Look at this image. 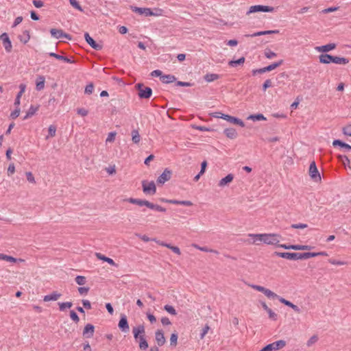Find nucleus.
Returning a JSON list of instances; mask_svg holds the SVG:
<instances>
[{
    "label": "nucleus",
    "instance_id": "c9c22d12",
    "mask_svg": "<svg viewBox=\"0 0 351 351\" xmlns=\"http://www.w3.org/2000/svg\"><path fill=\"white\" fill-rule=\"evenodd\" d=\"M219 78V75L215 73H207L204 76V79L207 82H211Z\"/></svg>",
    "mask_w": 351,
    "mask_h": 351
},
{
    "label": "nucleus",
    "instance_id": "aec40b11",
    "mask_svg": "<svg viewBox=\"0 0 351 351\" xmlns=\"http://www.w3.org/2000/svg\"><path fill=\"white\" fill-rule=\"evenodd\" d=\"M332 145L334 147L339 146L340 148L343 149L344 152H351V146L339 139L334 140L332 142Z\"/></svg>",
    "mask_w": 351,
    "mask_h": 351
},
{
    "label": "nucleus",
    "instance_id": "c03bdc74",
    "mask_svg": "<svg viewBox=\"0 0 351 351\" xmlns=\"http://www.w3.org/2000/svg\"><path fill=\"white\" fill-rule=\"evenodd\" d=\"M56 127L54 125H51L49 127V129H48L49 134L46 137V139H48L49 137H53L56 135Z\"/></svg>",
    "mask_w": 351,
    "mask_h": 351
},
{
    "label": "nucleus",
    "instance_id": "2f4dec72",
    "mask_svg": "<svg viewBox=\"0 0 351 351\" xmlns=\"http://www.w3.org/2000/svg\"><path fill=\"white\" fill-rule=\"evenodd\" d=\"M165 84H170L176 81V77L173 75H163L160 80Z\"/></svg>",
    "mask_w": 351,
    "mask_h": 351
},
{
    "label": "nucleus",
    "instance_id": "f704fd0d",
    "mask_svg": "<svg viewBox=\"0 0 351 351\" xmlns=\"http://www.w3.org/2000/svg\"><path fill=\"white\" fill-rule=\"evenodd\" d=\"M282 64H283V60H280L278 62H274V63L265 67V71L269 72V71L276 69L277 67L281 66Z\"/></svg>",
    "mask_w": 351,
    "mask_h": 351
},
{
    "label": "nucleus",
    "instance_id": "e433bc0d",
    "mask_svg": "<svg viewBox=\"0 0 351 351\" xmlns=\"http://www.w3.org/2000/svg\"><path fill=\"white\" fill-rule=\"evenodd\" d=\"M245 58L244 57H241V58H239L237 60H230L228 62V64L230 66L234 67V66H237L238 65L243 64L245 62Z\"/></svg>",
    "mask_w": 351,
    "mask_h": 351
},
{
    "label": "nucleus",
    "instance_id": "09e8293b",
    "mask_svg": "<svg viewBox=\"0 0 351 351\" xmlns=\"http://www.w3.org/2000/svg\"><path fill=\"white\" fill-rule=\"evenodd\" d=\"M265 56L267 58L271 59V58L276 57L277 55L275 52L271 51L269 49H267L265 51Z\"/></svg>",
    "mask_w": 351,
    "mask_h": 351
},
{
    "label": "nucleus",
    "instance_id": "412c9836",
    "mask_svg": "<svg viewBox=\"0 0 351 351\" xmlns=\"http://www.w3.org/2000/svg\"><path fill=\"white\" fill-rule=\"evenodd\" d=\"M335 48H336V44L329 43V44H327L325 45L316 47L315 49L319 52L326 53L328 51L335 49Z\"/></svg>",
    "mask_w": 351,
    "mask_h": 351
},
{
    "label": "nucleus",
    "instance_id": "6e6552de",
    "mask_svg": "<svg viewBox=\"0 0 351 351\" xmlns=\"http://www.w3.org/2000/svg\"><path fill=\"white\" fill-rule=\"evenodd\" d=\"M286 346L285 340H278L263 347L265 351H276L283 348Z\"/></svg>",
    "mask_w": 351,
    "mask_h": 351
},
{
    "label": "nucleus",
    "instance_id": "4c0bfd02",
    "mask_svg": "<svg viewBox=\"0 0 351 351\" xmlns=\"http://www.w3.org/2000/svg\"><path fill=\"white\" fill-rule=\"evenodd\" d=\"M132 135V139L134 143H138L141 141V136L136 130H134L132 131L131 133Z\"/></svg>",
    "mask_w": 351,
    "mask_h": 351
},
{
    "label": "nucleus",
    "instance_id": "49530a36",
    "mask_svg": "<svg viewBox=\"0 0 351 351\" xmlns=\"http://www.w3.org/2000/svg\"><path fill=\"white\" fill-rule=\"evenodd\" d=\"M94 90V84L90 82L88 84L86 85L84 90V93L87 95H90L93 93Z\"/></svg>",
    "mask_w": 351,
    "mask_h": 351
},
{
    "label": "nucleus",
    "instance_id": "69168bd1",
    "mask_svg": "<svg viewBox=\"0 0 351 351\" xmlns=\"http://www.w3.org/2000/svg\"><path fill=\"white\" fill-rule=\"evenodd\" d=\"M116 132H112L108 134L106 142H113L115 139Z\"/></svg>",
    "mask_w": 351,
    "mask_h": 351
},
{
    "label": "nucleus",
    "instance_id": "bb28decb",
    "mask_svg": "<svg viewBox=\"0 0 351 351\" xmlns=\"http://www.w3.org/2000/svg\"><path fill=\"white\" fill-rule=\"evenodd\" d=\"M223 132L226 134V136L230 139L236 138L238 135L236 130L232 128H229L225 129Z\"/></svg>",
    "mask_w": 351,
    "mask_h": 351
},
{
    "label": "nucleus",
    "instance_id": "a19ab883",
    "mask_svg": "<svg viewBox=\"0 0 351 351\" xmlns=\"http://www.w3.org/2000/svg\"><path fill=\"white\" fill-rule=\"evenodd\" d=\"M62 31L63 30H62V29L52 28L50 30V33L53 37H54L56 38H61V35H62Z\"/></svg>",
    "mask_w": 351,
    "mask_h": 351
},
{
    "label": "nucleus",
    "instance_id": "f03ea898",
    "mask_svg": "<svg viewBox=\"0 0 351 351\" xmlns=\"http://www.w3.org/2000/svg\"><path fill=\"white\" fill-rule=\"evenodd\" d=\"M125 201L131 203V204H136V205H138L140 206H147V208H150V209H152V210H155L156 211H158V212H166V208H163L161 206H159L158 204H154L146 199H136V198H133V197H130L128 199H126Z\"/></svg>",
    "mask_w": 351,
    "mask_h": 351
},
{
    "label": "nucleus",
    "instance_id": "338daca9",
    "mask_svg": "<svg viewBox=\"0 0 351 351\" xmlns=\"http://www.w3.org/2000/svg\"><path fill=\"white\" fill-rule=\"evenodd\" d=\"M150 75L152 77H160L161 79V76H163L162 73L160 70H154L151 73Z\"/></svg>",
    "mask_w": 351,
    "mask_h": 351
},
{
    "label": "nucleus",
    "instance_id": "7ed1b4c3",
    "mask_svg": "<svg viewBox=\"0 0 351 351\" xmlns=\"http://www.w3.org/2000/svg\"><path fill=\"white\" fill-rule=\"evenodd\" d=\"M319 62L322 64H329V63H335L338 64H346L349 62V59L343 58V57H338V56H333L332 55L328 54V53H322L319 56Z\"/></svg>",
    "mask_w": 351,
    "mask_h": 351
},
{
    "label": "nucleus",
    "instance_id": "4468645a",
    "mask_svg": "<svg viewBox=\"0 0 351 351\" xmlns=\"http://www.w3.org/2000/svg\"><path fill=\"white\" fill-rule=\"evenodd\" d=\"M84 38L86 43L94 49L97 51H100L102 49L103 46L100 44H98L95 42V40L89 35L88 33L86 32L84 34Z\"/></svg>",
    "mask_w": 351,
    "mask_h": 351
},
{
    "label": "nucleus",
    "instance_id": "dca6fc26",
    "mask_svg": "<svg viewBox=\"0 0 351 351\" xmlns=\"http://www.w3.org/2000/svg\"><path fill=\"white\" fill-rule=\"evenodd\" d=\"M119 329L123 332H128L130 330V326L125 315H121L120 320L118 324Z\"/></svg>",
    "mask_w": 351,
    "mask_h": 351
},
{
    "label": "nucleus",
    "instance_id": "b1692460",
    "mask_svg": "<svg viewBox=\"0 0 351 351\" xmlns=\"http://www.w3.org/2000/svg\"><path fill=\"white\" fill-rule=\"evenodd\" d=\"M233 179L234 176L232 173H229L219 181L218 185L221 187L228 185L233 180Z\"/></svg>",
    "mask_w": 351,
    "mask_h": 351
},
{
    "label": "nucleus",
    "instance_id": "c85d7f7f",
    "mask_svg": "<svg viewBox=\"0 0 351 351\" xmlns=\"http://www.w3.org/2000/svg\"><path fill=\"white\" fill-rule=\"evenodd\" d=\"M49 56L53 58H56L57 60H62L67 63H73L74 62L73 60L67 58L66 56H61L59 54H57L54 52H50L49 53Z\"/></svg>",
    "mask_w": 351,
    "mask_h": 351
},
{
    "label": "nucleus",
    "instance_id": "f257e3e1",
    "mask_svg": "<svg viewBox=\"0 0 351 351\" xmlns=\"http://www.w3.org/2000/svg\"><path fill=\"white\" fill-rule=\"evenodd\" d=\"M311 252H274L273 256L281 257L288 260H304L311 258Z\"/></svg>",
    "mask_w": 351,
    "mask_h": 351
},
{
    "label": "nucleus",
    "instance_id": "9d476101",
    "mask_svg": "<svg viewBox=\"0 0 351 351\" xmlns=\"http://www.w3.org/2000/svg\"><path fill=\"white\" fill-rule=\"evenodd\" d=\"M308 172L310 177L315 182L321 181V176L315 161L311 162Z\"/></svg>",
    "mask_w": 351,
    "mask_h": 351
},
{
    "label": "nucleus",
    "instance_id": "393cba45",
    "mask_svg": "<svg viewBox=\"0 0 351 351\" xmlns=\"http://www.w3.org/2000/svg\"><path fill=\"white\" fill-rule=\"evenodd\" d=\"M45 78L43 75H39L36 82V88L37 90L40 91L44 89L45 88Z\"/></svg>",
    "mask_w": 351,
    "mask_h": 351
},
{
    "label": "nucleus",
    "instance_id": "603ef678",
    "mask_svg": "<svg viewBox=\"0 0 351 351\" xmlns=\"http://www.w3.org/2000/svg\"><path fill=\"white\" fill-rule=\"evenodd\" d=\"M338 158L343 162L344 165H348L350 162V159L346 155H339Z\"/></svg>",
    "mask_w": 351,
    "mask_h": 351
},
{
    "label": "nucleus",
    "instance_id": "423d86ee",
    "mask_svg": "<svg viewBox=\"0 0 351 351\" xmlns=\"http://www.w3.org/2000/svg\"><path fill=\"white\" fill-rule=\"evenodd\" d=\"M142 188L143 193L146 195H153L156 193V187L154 181L143 180Z\"/></svg>",
    "mask_w": 351,
    "mask_h": 351
},
{
    "label": "nucleus",
    "instance_id": "e2e57ef3",
    "mask_svg": "<svg viewBox=\"0 0 351 351\" xmlns=\"http://www.w3.org/2000/svg\"><path fill=\"white\" fill-rule=\"evenodd\" d=\"M272 86L271 80L268 79L263 84V90L265 91L268 88Z\"/></svg>",
    "mask_w": 351,
    "mask_h": 351
},
{
    "label": "nucleus",
    "instance_id": "f8f14e48",
    "mask_svg": "<svg viewBox=\"0 0 351 351\" xmlns=\"http://www.w3.org/2000/svg\"><path fill=\"white\" fill-rule=\"evenodd\" d=\"M132 333L136 341H138L141 337L145 336V328L144 325L140 324L136 327H133Z\"/></svg>",
    "mask_w": 351,
    "mask_h": 351
},
{
    "label": "nucleus",
    "instance_id": "ea45409f",
    "mask_svg": "<svg viewBox=\"0 0 351 351\" xmlns=\"http://www.w3.org/2000/svg\"><path fill=\"white\" fill-rule=\"evenodd\" d=\"M248 119H251L254 121L266 120V118L262 114H251L248 117Z\"/></svg>",
    "mask_w": 351,
    "mask_h": 351
},
{
    "label": "nucleus",
    "instance_id": "6ab92c4d",
    "mask_svg": "<svg viewBox=\"0 0 351 351\" xmlns=\"http://www.w3.org/2000/svg\"><path fill=\"white\" fill-rule=\"evenodd\" d=\"M155 339L158 346H162L166 343L164 332L162 330H157L155 332Z\"/></svg>",
    "mask_w": 351,
    "mask_h": 351
},
{
    "label": "nucleus",
    "instance_id": "7c9ffc66",
    "mask_svg": "<svg viewBox=\"0 0 351 351\" xmlns=\"http://www.w3.org/2000/svg\"><path fill=\"white\" fill-rule=\"evenodd\" d=\"M95 256L99 260H102L105 262H107L108 263H109L111 265L117 266V264L112 258H108V257L101 254V253L97 252V253H95Z\"/></svg>",
    "mask_w": 351,
    "mask_h": 351
},
{
    "label": "nucleus",
    "instance_id": "5fc2aeb1",
    "mask_svg": "<svg viewBox=\"0 0 351 351\" xmlns=\"http://www.w3.org/2000/svg\"><path fill=\"white\" fill-rule=\"evenodd\" d=\"M75 282L79 285H84L86 283V278L82 276H77L75 278Z\"/></svg>",
    "mask_w": 351,
    "mask_h": 351
},
{
    "label": "nucleus",
    "instance_id": "79ce46f5",
    "mask_svg": "<svg viewBox=\"0 0 351 351\" xmlns=\"http://www.w3.org/2000/svg\"><path fill=\"white\" fill-rule=\"evenodd\" d=\"M263 293L268 298H273V299H275V298H277V299H279L280 296H278L276 293H274L273 291H271V290L268 289H265Z\"/></svg>",
    "mask_w": 351,
    "mask_h": 351
},
{
    "label": "nucleus",
    "instance_id": "58836bf2",
    "mask_svg": "<svg viewBox=\"0 0 351 351\" xmlns=\"http://www.w3.org/2000/svg\"><path fill=\"white\" fill-rule=\"evenodd\" d=\"M59 309L60 311H64L66 308H70L73 306L71 302H59Z\"/></svg>",
    "mask_w": 351,
    "mask_h": 351
},
{
    "label": "nucleus",
    "instance_id": "680f3d73",
    "mask_svg": "<svg viewBox=\"0 0 351 351\" xmlns=\"http://www.w3.org/2000/svg\"><path fill=\"white\" fill-rule=\"evenodd\" d=\"M136 236L138 238H140L142 241H143L144 242H148L150 241H156V239H150L145 234L141 235V234H136Z\"/></svg>",
    "mask_w": 351,
    "mask_h": 351
},
{
    "label": "nucleus",
    "instance_id": "9b49d317",
    "mask_svg": "<svg viewBox=\"0 0 351 351\" xmlns=\"http://www.w3.org/2000/svg\"><path fill=\"white\" fill-rule=\"evenodd\" d=\"M131 10H132L134 12L138 13L139 14H144L145 16H157L158 14L156 13H154L152 10L150 8H138L136 6H130Z\"/></svg>",
    "mask_w": 351,
    "mask_h": 351
},
{
    "label": "nucleus",
    "instance_id": "0eeeda50",
    "mask_svg": "<svg viewBox=\"0 0 351 351\" xmlns=\"http://www.w3.org/2000/svg\"><path fill=\"white\" fill-rule=\"evenodd\" d=\"M274 10V8L271 7V6L256 5L251 6L246 14L247 15H249L251 13L260 12H271Z\"/></svg>",
    "mask_w": 351,
    "mask_h": 351
},
{
    "label": "nucleus",
    "instance_id": "37998d69",
    "mask_svg": "<svg viewBox=\"0 0 351 351\" xmlns=\"http://www.w3.org/2000/svg\"><path fill=\"white\" fill-rule=\"evenodd\" d=\"M178 334L177 332H173L171 335L170 337V345L173 347H176L177 346V341H178Z\"/></svg>",
    "mask_w": 351,
    "mask_h": 351
},
{
    "label": "nucleus",
    "instance_id": "1a4fd4ad",
    "mask_svg": "<svg viewBox=\"0 0 351 351\" xmlns=\"http://www.w3.org/2000/svg\"><path fill=\"white\" fill-rule=\"evenodd\" d=\"M279 247H282L286 250H311L314 248L313 246L307 245H287V244H279Z\"/></svg>",
    "mask_w": 351,
    "mask_h": 351
},
{
    "label": "nucleus",
    "instance_id": "864d4df0",
    "mask_svg": "<svg viewBox=\"0 0 351 351\" xmlns=\"http://www.w3.org/2000/svg\"><path fill=\"white\" fill-rule=\"evenodd\" d=\"M69 2L71 3V5L73 7H74L75 8H76L77 10H78L81 12L83 11L82 8L81 7V5H80L79 2L77 0H69Z\"/></svg>",
    "mask_w": 351,
    "mask_h": 351
},
{
    "label": "nucleus",
    "instance_id": "a18cd8bd",
    "mask_svg": "<svg viewBox=\"0 0 351 351\" xmlns=\"http://www.w3.org/2000/svg\"><path fill=\"white\" fill-rule=\"evenodd\" d=\"M164 309L172 315H176L177 311L173 306L167 304L164 306Z\"/></svg>",
    "mask_w": 351,
    "mask_h": 351
},
{
    "label": "nucleus",
    "instance_id": "5701e85b",
    "mask_svg": "<svg viewBox=\"0 0 351 351\" xmlns=\"http://www.w3.org/2000/svg\"><path fill=\"white\" fill-rule=\"evenodd\" d=\"M280 32L278 29L275 30H267V31H261V32H257L252 34H247L245 35L246 37H256V36H260L263 35H268V34H278Z\"/></svg>",
    "mask_w": 351,
    "mask_h": 351
},
{
    "label": "nucleus",
    "instance_id": "c756f323",
    "mask_svg": "<svg viewBox=\"0 0 351 351\" xmlns=\"http://www.w3.org/2000/svg\"><path fill=\"white\" fill-rule=\"evenodd\" d=\"M39 106H34L32 105L27 112H26L25 116L23 117V120H26L30 117H32L33 115L36 114V112L38 110Z\"/></svg>",
    "mask_w": 351,
    "mask_h": 351
},
{
    "label": "nucleus",
    "instance_id": "20e7f679",
    "mask_svg": "<svg viewBox=\"0 0 351 351\" xmlns=\"http://www.w3.org/2000/svg\"><path fill=\"white\" fill-rule=\"evenodd\" d=\"M136 88L138 90V95L141 99H149L152 97V89L150 87L144 86L143 84H136Z\"/></svg>",
    "mask_w": 351,
    "mask_h": 351
},
{
    "label": "nucleus",
    "instance_id": "774afa93",
    "mask_svg": "<svg viewBox=\"0 0 351 351\" xmlns=\"http://www.w3.org/2000/svg\"><path fill=\"white\" fill-rule=\"evenodd\" d=\"M15 171V167L14 163H11L9 165V167L8 168V175L10 176L13 174Z\"/></svg>",
    "mask_w": 351,
    "mask_h": 351
},
{
    "label": "nucleus",
    "instance_id": "4be33fe9",
    "mask_svg": "<svg viewBox=\"0 0 351 351\" xmlns=\"http://www.w3.org/2000/svg\"><path fill=\"white\" fill-rule=\"evenodd\" d=\"M278 300L284 304L285 305L289 306V307H291L294 311H295L296 313H300L301 312V310L300 308L295 304H293L292 302H291L289 300H285V298H281L280 297Z\"/></svg>",
    "mask_w": 351,
    "mask_h": 351
},
{
    "label": "nucleus",
    "instance_id": "2eb2a0df",
    "mask_svg": "<svg viewBox=\"0 0 351 351\" xmlns=\"http://www.w3.org/2000/svg\"><path fill=\"white\" fill-rule=\"evenodd\" d=\"M171 175L172 171L167 168L165 169L162 173L158 178L156 180L157 183L163 184L171 179Z\"/></svg>",
    "mask_w": 351,
    "mask_h": 351
},
{
    "label": "nucleus",
    "instance_id": "473e14b6",
    "mask_svg": "<svg viewBox=\"0 0 351 351\" xmlns=\"http://www.w3.org/2000/svg\"><path fill=\"white\" fill-rule=\"evenodd\" d=\"M19 39L21 43L26 44L30 39L29 31H23V34L19 36Z\"/></svg>",
    "mask_w": 351,
    "mask_h": 351
},
{
    "label": "nucleus",
    "instance_id": "bf43d9fd",
    "mask_svg": "<svg viewBox=\"0 0 351 351\" xmlns=\"http://www.w3.org/2000/svg\"><path fill=\"white\" fill-rule=\"evenodd\" d=\"M328 262L332 264V265H344L347 264L346 262L341 261H337V260L332 259V258L329 259Z\"/></svg>",
    "mask_w": 351,
    "mask_h": 351
},
{
    "label": "nucleus",
    "instance_id": "8fccbe9b",
    "mask_svg": "<svg viewBox=\"0 0 351 351\" xmlns=\"http://www.w3.org/2000/svg\"><path fill=\"white\" fill-rule=\"evenodd\" d=\"M260 235H264V234H249L248 236L254 239L253 243H254L257 241L263 242L262 237H258Z\"/></svg>",
    "mask_w": 351,
    "mask_h": 351
},
{
    "label": "nucleus",
    "instance_id": "a878e982",
    "mask_svg": "<svg viewBox=\"0 0 351 351\" xmlns=\"http://www.w3.org/2000/svg\"><path fill=\"white\" fill-rule=\"evenodd\" d=\"M62 295L56 291H53L51 294L47 295L44 296L43 300L45 302H49V301H56L58 300Z\"/></svg>",
    "mask_w": 351,
    "mask_h": 351
},
{
    "label": "nucleus",
    "instance_id": "6e6d98bb",
    "mask_svg": "<svg viewBox=\"0 0 351 351\" xmlns=\"http://www.w3.org/2000/svg\"><path fill=\"white\" fill-rule=\"evenodd\" d=\"M342 132L344 135L351 136V125H348L343 127Z\"/></svg>",
    "mask_w": 351,
    "mask_h": 351
},
{
    "label": "nucleus",
    "instance_id": "39448f33",
    "mask_svg": "<svg viewBox=\"0 0 351 351\" xmlns=\"http://www.w3.org/2000/svg\"><path fill=\"white\" fill-rule=\"evenodd\" d=\"M262 237L263 242L268 245H278L280 235L276 234H264V235H260Z\"/></svg>",
    "mask_w": 351,
    "mask_h": 351
},
{
    "label": "nucleus",
    "instance_id": "0e129e2a",
    "mask_svg": "<svg viewBox=\"0 0 351 351\" xmlns=\"http://www.w3.org/2000/svg\"><path fill=\"white\" fill-rule=\"evenodd\" d=\"M266 71H265V67L261 68V69H253L252 71V73L253 75H256L257 74H263Z\"/></svg>",
    "mask_w": 351,
    "mask_h": 351
},
{
    "label": "nucleus",
    "instance_id": "de8ad7c7",
    "mask_svg": "<svg viewBox=\"0 0 351 351\" xmlns=\"http://www.w3.org/2000/svg\"><path fill=\"white\" fill-rule=\"evenodd\" d=\"M70 317L76 324L80 322L79 316L73 310L70 311Z\"/></svg>",
    "mask_w": 351,
    "mask_h": 351
},
{
    "label": "nucleus",
    "instance_id": "3c124183",
    "mask_svg": "<svg viewBox=\"0 0 351 351\" xmlns=\"http://www.w3.org/2000/svg\"><path fill=\"white\" fill-rule=\"evenodd\" d=\"M318 340L317 335H313L306 342V346L311 347L313 344L316 343Z\"/></svg>",
    "mask_w": 351,
    "mask_h": 351
},
{
    "label": "nucleus",
    "instance_id": "13d9d810",
    "mask_svg": "<svg viewBox=\"0 0 351 351\" xmlns=\"http://www.w3.org/2000/svg\"><path fill=\"white\" fill-rule=\"evenodd\" d=\"M19 114H20V108H16V109L13 112H11L10 117L12 119H15L19 116Z\"/></svg>",
    "mask_w": 351,
    "mask_h": 351
},
{
    "label": "nucleus",
    "instance_id": "f3484780",
    "mask_svg": "<svg viewBox=\"0 0 351 351\" xmlns=\"http://www.w3.org/2000/svg\"><path fill=\"white\" fill-rule=\"evenodd\" d=\"M220 117L223 119L228 121V122H230L231 123L237 124L241 127L245 126L244 122L239 118L232 117L230 115L225 114H221V116Z\"/></svg>",
    "mask_w": 351,
    "mask_h": 351
},
{
    "label": "nucleus",
    "instance_id": "4d7b16f0",
    "mask_svg": "<svg viewBox=\"0 0 351 351\" xmlns=\"http://www.w3.org/2000/svg\"><path fill=\"white\" fill-rule=\"evenodd\" d=\"M210 330V326L206 324L202 330V332L200 333L199 337L201 339H203L205 335L208 333Z\"/></svg>",
    "mask_w": 351,
    "mask_h": 351
},
{
    "label": "nucleus",
    "instance_id": "cd10ccee",
    "mask_svg": "<svg viewBox=\"0 0 351 351\" xmlns=\"http://www.w3.org/2000/svg\"><path fill=\"white\" fill-rule=\"evenodd\" d=\"M262 307L264 308V310H265L267 312L269 317L271 319L274 321H276L277 319V314L275 313L270 308H269L265 302H262Z\"/></svg>",
    "mask_w": 351,
    "mask_h": 351
},
{
    "label": "nucleus",
    "instance_id": "ddd939ff",
    "mask_svg": "<svg viewBox=\"0 0 351 351\" xmlns=\"http://www.w3.org/2000/svg\"><path fill=\"white\" fill-rule=\"evenodd\" d=\"M0 40L2 41L3 47L6 52L10 53L12 51V45L11 40L7 33H3L0 36Z\"/></svg>",
    "mask_w": 351,
    "mask_h": 351
},
{
    "label": "nucleus",
    "instance_id": "a211bd4d",
    "mask_svg": "<svg viewBox=\"0 0 351 351\" xmlns=\"http://www.w3.org/2000/svg\"><path fill=\"white\" fill-rule=\"evenodd\" d=\"M95 332V326L91 324H87L83 330V336L85 338H91Z\"/></svg>",
    "mask_w": 351,
    "mask_h": 351
},
{
    "label": "nucleus",
    "instance_id": "052dcab7",
    "mask_svg": "<svg viewBox=\"0 0 351 351\" xmlns=\"http://www.w3.org/2000/svg\"><path fill=\"white\" fill-rule=\"evenodd\" d=\"M307 226L306 223H293L291 226V228L294 229H303L307 228Z\"/></svg>",
    "mask_w": 351,
    "mask_h": 351
},
{
    "label": "nucleus",
    "instance_id": "72a5a7b5",
    "mask_svg": "<svg viewBox=\"0 0 351 351\" xmlns=\"http://www.w3.org/2000/svg\"><path fill=\"white\" fill-rule=\"evenodd\" d=\"M139 348L142 350H145L148 348L149 345L148 343L145 339V336L141 337L138 341Z\"/></svg>",
    "mask_w": 351,
    "mask_h": 351
}]
</instances>
